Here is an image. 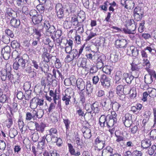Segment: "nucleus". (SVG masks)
I'll return each mask as SVG.
<instances>
[{
  "label": "nucleus",
  "instance_id": "f257e3e1",
  "mask_svg": "<svg viewBox=\"0 0 156 156\" xmlns=\"http://www.w3.org/2000/svg\"><path fill=\"white\" fill-rule=\"evenodd\" d=\"M12 55L16 60L13 64L14 69L16 70L18 69H24L26 63L28 61L27 60L24 58L23 57H20L19 53L16 51L13 52Z\"/></svg>",
  "mask_w": 156,
  "mask_h": 156
},
{
  "label": "nucleus",
  "instance_id": "f03ea898",
  "mask_svg": "<svg viewBox=\"0 0 156 156\" xmlns=\"http://www.w3.org/2000/svg\"><path fill=\"white\" fill-rule=\"evenodd\" d=\"M117 114L115 112H111L110 114L107 115L106 125L108 128L112 127L117 122Z\"/></svg>",
  "mask_w": 156,
  "mask_h": 156
},
{
  "label": "nucleus",
  "instance_id": "7ed1b4c3",
  "mask_svg": "<svg viewBox=\"0 0 156 156\" xmlns=\"http://www.w3.org/2000/svg\"><path fill=\"white\" fill-rule=\"evenodd\" d=\"M78 51L76 49H73L71 52L70 54H68L65 58V61L66 62H69L73 61L75 58H77Z\"/></svg>",
  "mask_w": 156,
  "mask_h": 156
},
{
  "label": "nucleus",
  "instance_id": "20e7f679",
  "mask_svg": "<svg viewBox=\"0 0 156 156\" xmlns=\"http://www.w3.org/2000/svg\"><path fill=\"white\" fill-rule=\"evenodd\" d=\"M101 85L103 87H108L110 86V79L106 75H101L100 78Z\"/></svg>",
  "mask_w": 156,
  "mask_h": 156
},
{
  "label": "nucleus",
  "instance_id": "39448f33",
  "mask_svg": "<svg viewBox=\"0 0 156 156\" xmlns=\"http://www.w3.org/2000/svg\"><path fill=\"white\" fill-rule=\"evenodd\" d=\"M96 150L100 151L105 146V142L104 140H102L100 137L97 138L95 140Z\"/></svg>",
  "mask_w": 156,
  "mask_h": 156
},
{
  "label": "nucleus",
  "instance_id": "423d86ee",
  "mask_svg": "<svg viewBox=\"0 0 156 156\" xmlns=\"http://www.w3.org/2000/svg\"><path fill=\"white\" fill-rule=\"evenodd\" d=\"M153 78L156 79V73L154 72L146 74L144 76V81L147 84H151L153 81Z\"/></svg>",
  "mask_w": 156,
  "mask_h": 156
},
{
  "label": "nucleus",
  "instance_id": "0eeeda50",
  "mask_svg": "<svg viewBox=\"0 0 156 156\" xmlns=\"http://www.w3.org/2000/svg\"><path fill=\"white\" fill-rule=\"evenodd\" d=\"M55 10L58 18H62L64 15V10L62 4L59 3L57 4L56 5Z\"/></svg>",
  "mask_w": 156,
  "mask_h": 156
},
{
  "label": "nucleus",
  "instance_id": "6e6552de",
  "mask_svg": "<svg viewBox=\"0 0 156 156\" xmlns=\"http://www.w3.org/2000/svg\"><path fill=\"white\" fill-rule=\"evenodd\" d=\"M137 73L135 76H133L132 75H129L126 73H124L123 74V78L122 80H125L127 83H130L134 78H137L139 76V72H137Z\"/></svg>",
  "mask_w": 156,
  "mask_h": 156
},
{
  "label": "nucleus",
  "instance_id": "1a4fd4ad",
  "mask_svg": "<svg viewBox=\"0 0 156 156\" xmlns=\"http://www.w3.org/2000/svg\"><path fill=\"white\" fill-rule=\"evenodd\" d=\"M121 3L123 6L127 9H131L134 7V3L132 0H122Z\"/></svg>",
  "mask_w": 156,
  "mask_h": 156
},
{
  "label": "nucleus",
  "instance_id": "9d476101",
  "mask_svg": "<svg viewBox=\"0 0 156 156\" xmlns=\"http://www.w3.org/2000/svg\"><path fill=\"white\" fill-rule=\"evenodd\" d=\"M127 44V40L125 39L117 40L115 41V46L117 48H125Z\"/></svg>",
  "mask_w": 156,
  "mask_h": 156
},
{
  "label": "nucleus",
  "instance_id": "9b49d317",
  "mask_svg": "<svg viewBox=\"0 0 156 156\" xmlns=\"http://www.w3.org/2000/svg\"><path fill=\"white\" fill-rule=\"evenodd\" d=\"M69 92V89H66L65 91V94H62L63 96L62 98V100L65 102V104L66 105H69L71 98Z\"/></svg>",
  "mask_w": 156,
  "mask_h": 156
},
{
  "label": "nucleus",
  "instance_id": "f8f14e48",
  "mask_svg": "<svg viewBox=\"0 0 156 156\" xmlns=\"http://www.w3.org/2000/svg\"><path fill=\"white\" fill-rule=\"evenodd\" d=\"M127 53L130 56L136 57L138 55L139 50L136 47L134 46H131L128 49Z\"/></svg>",
  "mask_w": 156,
  "mask_h": 156
},
{
  "label": "nucleus",
  "instance_id": "ddd939ff",
  "mask_svg": "<svg viewBox=\"0 0 156 156\" xmlns=\"http://www.w3.org/2000/svg\"><path fill=\"white\" fill-rule=\"evenodd\" d=\"M82 131L83 133V136L85 139L90 138L91 136V131L89 128L84 126L82 128Z\"/></svg>",
  "mask_w": 156,
  "mask_h": 156
},
{
  "label": "nucleus",
  "instance_id": "4468645a",
  "mask_svg": "<svg viewBox=\"0 0 156 156\" xmlns=\"http://www.w3.org/2000/svg\"><path fill=\"white\" fill-rule=\"evenodd\" d=\"M30 122L34 123L36 129L37 131L40 132L42 133L44 132V128L46 127V125L43 122H41L40 124H39L36 122Z\"/></svg>",
  "mask_w": 156,
  "mask_h": 156
},
{
  "label": "nucleus",
  "instance_id": "2eb2a0df",
  "mask_svg": "<svg viewBox=\"0 0 156 156\" xmlns=\"http://www.w3.org/2000/svg\"><path fill=\"white\" fill-rule=\"evenodd\" d=\"M113 149L110 147H107L105 149H104L102 151V156H112Z\"/></svg>",
  "mask_w": 156,
  "mask_h": 156
},
{
  "label": "nucleus",
  "instance_id": "dca6fc26",
  "mask_svg": "<svg viewBox=\"0 0 156 156\" xmlns=\"http://www.w3.org/2000/svg\"><path fill=\"white\" fill-rule=\"evenodd\" d=\"M93 87L90 82H87L86 85V96L90 97L93 91Z\"/></svg>",
  "mask_w": 156,
  "mask_h": 156
},
{
  "label": "nucleus",
  "instance_id": "f3484780",
  "mask_svg": "<svg viewBox=\"0 0 156 156\" xmlns=\"http://www.w3.org/2000/svg\"><path fill=\"white\" fill-rule=\"evenodd\" d=\"M67 145L68 147L69 151L71 155H73L75 156H79L80 155V152L79 151H77L76 153L75 150L71 144L68 143Z\"/></svg>",
  "mask_w": 156,
  "mask_h": 156
},
{
  "label": "nucleus",
  "instance_id": "a211bd4d",
  "mask_svg": "<svg viewBox=\"0 0 156 156\" xmlns=\"http://www.w3.org/2000/svg\"><path fill=\"white\" fill-rule=\"evenodd\" d=\"M76 85L77 88L79 90H84L85 88V82L81 78L77 79Z\"/></svg>",
  "mask_w": 156,
  "mask_h": 156
},
{
  "label": "nucleus",
  "instance_id": "6ab92c4d",
  "mask_svg": "<svg viewBox=\"0 0 156 156\" xmlns=\"http://www.w3.org/2000/svg\"><path fill=\"white\" fill-rule=\"evenodd\" d=\"M33 31L34 38L37 40L38 41H40V37L41 35L42 29L35 28L34 29Z\"/></svg>",
  "mask_w": 156,
  "mask_h": 156
},
{
  "label": "nucleus",
  "instance_id": "aec40b11",
  "mask_svg": "<svg viewBox=\"0 0 156 156\" xmlns=\"http://www.w3.org/2000/svg\"><path fill=\"white\" fill-rule=\"evenodd\" d=\"M31 113L27 112L26 113L25 119L27 121H30L32 119L34 120L36 119L35 115V113L34 112L33 110L31 112Z\"/></svg>",
  "mask_w": 156,
  "mask_h": 156
},
{
  "label": "nucleus",
  "instance_id": "412c9836",
  "mask_svg": "<svg viewBox=\"0 0 156 156\" xmlns=\"http://www.w3.org/2000/svg\"><path fill=\"white\" fill-rule=\"evenodd\" d=\"M122 78V72L120 71H117L116 73L115 76V83H119L121 82Z\"/></svg>",
  "mask_w": 156,
  "mask_h": 156
},
{
  "label": "nucleus",
  "instance_id": "4be33fe9",
  "mask_svg": "<svg viewBox=\"0 0 156 156\" xmlns=\"http://www.w3.org/2000/svg\"><path fill=\"white\" fill-rule=\"evenodd\" d=\"M70 22H71V24L74 26H77L79 23L77 18L73 17H71V20L69 21L68 20L65 21L64 22L63 25L65 26L68 22L69 23Z\"/></svg>",
  "mask_w": 156,
  "mask_h": 156
},
{
  "label": "nucleus",
  "instance_id": "5701e85b",
  "mask_svg": "<svg viewBox=\"0 0 156 156\" xmlns=\"http://www.w3.org/2000/svg\"><path fill=\"white\" fill-rule=\"evenodd\" d=\"M52 79L51 78H47L46 77H42L41 80V83L42 86L45 87L46 84H51Z\"/></svg>",
  "mask_w": 156,
  "mask_h": 156
},
{
  "label": "nucleus",
  "instance_id": "b1692460",
  "mask_svg": "<svg viewBox=\"0 0 156 156\" xmlns=\"http://www.w3.org/2000/svg\"><path fill=\"white\" fill-rule=\"evenodd\" d=\"M10 23L12 26L15 28H17L20 24V21L19 20L13 18L11 20Z\"/></svg>",
  "mask_w": 156,
  "mask_h": 156
},
{
  "label": "nucleus",
  "instance_id": "393cba45",
  "mask_svg": "<svg viewBox=\"0 0 156 156\" xmlns=\"http://www.w3.org/2000/svg\"><path fill=\"white\" fill-rule=\"evenodd\" d=\"M42 19V16L41 14L37 15V16H34L32 18V21L33 23L35 24H37L41 22Z\"/></svg>",
  "mask_w": 156,
  "mask_h": 156
},
{
  "label": "nucleus",
  "instance_id": "a878e982",
  "mask_svg": "<svg viewBox=\"0 0 156 156\" xmlns=\"http://www.w3.org/2000/svg\"><path fill=\"white\" fill-rule=\"evenodd\" d=\"M79 60H81V61L80 62L79 60L78 61L77 63L78 66L79 67H82L83 68L86 67L87 61L86 58H80Z\"/></svg>",
  "mask_w": 156,
  "mask_h": 156
},
{
  "label": "nucleus",
  "instance_id": "bb28decb",
  "mask_svg": "<svg viewBox=\"0 0 156 156\" xmlns=\"http://www.w3.org/2000/svg\"><path fill=\"white\" fill-rule=\"evenodd\" d=\"M30 134L32 140L34 142L37 141L39 138L37 132L35 131L34 130H32L30 131Z\"/></svg>",
  "mask_w": 156,
  "mask_h": 156
},
{
  "label": "nucleus",
  "instance_id": "cd10ccee",
  "mask_svg": "<svg viewBox=\"0 0 156 156\" xmlns=\"http://www.w3.org/2000/svg\"><path fill=\"white\" fill-rule=\"evenodd\" d=\"M93 113H98L99 111V103L98 102H95L92 104Z\"/></svg>",
  "mask_w": 156,
  "mask_h": 156
},
{
  "label": "nucleus",
  "instance_id": "c85d7f7f",
  "mask_svg": "<svg viewBox=\"0 0 156 156\" xmlns=\"http://www.w3.org/2000/svg\"><path fill=\"white\" fill-rule=\"evenodd\" d=\"M52 57L50 56L49 54L46 52H44L42 55V57L43 59V61L47 62H49V59L52 58Z\"/></svg>",
  "mask_w": 156,
  "mask_h": 156
},
{
  "label": "nucleus",
  "instance_id": "c756f323",
  "mask_svg": "<svg viewBox=\"0 0 156 156\" xmlns=\"http://www.w3.org/2000/svg\"><path fill=\"white\" fill-rule=\"evenodd\" d=\"M33 111L35 113L34 115L36 119L37 118L38 119L41 118L44 115V111L41 109L40 110L37 111L35 110H33Z\"/></svg>",
  "mask_w": 156,
  "mask_h": 156
},
{
  "label": "nucleus",
  "instance_id": "7c9ffc66",
  "mask_svg": "<svg viewBox=\"0 0 156 156\" xmlns=\"http://www.w3.org/2000/svg\"><path fill=\"white\" fill-rule=\"evenodd\" d=\"M52 59L53 60H55V66L56 68L59 69L62 66V63L60 62V60L58 58H57L55 56L52 57Z\"/></svg>",
  "mask_w": 156,
  "mask_h": 156
},
{
  "label": "nucleus",
  "instance_id": "2f4dec72",
  "mask_svg": "<svg viewBox=\"0 0 156 156\" xmlns=\"http://www.w3.org/2000/svg\"><path fill=\"white\" fill-rule=\"evenodd\" d=\"M110 105L112 106V109L115 112L118 111L120 107V105L116 102H112Z\"/></svg>",
  "mask_w": 156,
  "mask_h": 156
},
{
  "label": "nucleus",
  "instance_id": "473e14b6",
  "mask_svg": "<svg viewBox=\"0 0 156 156\" xmlns=\"http://www.w3.org/2000/svg\"><path fill=\"white\" fill-rule=\"evenodd\" d=\"M47 141L48 142L52 141L54 143H56L57 140L58 139L57 136H55V135L50 136L46 135Z\"/></svg>",
  "mask_w": 156,
  "mask_h": 156
},
{
  "label": "nucleus",
  "instance_id": "72a5a7b5",
  "mask_svg": "<svg viewBox=\"0 0 156 156\" xmlns=\"http://www.w3.org/2000/svg\"><path fill=\"white\" fill-rule=\"evenodd\" d=\"M147 90L150 97L153 98L156 96V90L155 89L149 88L147 89Z\"/></svg>",
  "mask_w": 156,
  "mask_h": 156
},
{
  "label": "nucleus",
  "instance_id": "f704fd0d",
  "mask_svg": "<svg viewBox=\"0 0 156 156\" xmlns=\"http://www.w3.org/2000/svg\"><path fill=\"white\" fill-rule=\"evenodd\" d=\"M36 98H34L31 101L30 104V107L32 109H35L37 106Z\"/></svg>",
  "mask_w": 156,
  "mask_h": 156
},
{
  "label": "nucleus",
  "instance_id": "c9c22d12",
  "mask_svg": "<svg viewBox=\"0 0 156 156\" xmlns=\"http://www.w3.org/2000/svg\"><path fill=\"white\" fill-rule=\"evenodd\" d=\"M151 144L150 141L149 140H144L141 142V146L144 148H146L149 147Z\"/></svg>",
  "mask_w": 156,
  "mask_h": 156
},
{
  "label": "nucleus",
  "instance_id": "e433bc0d",
  "mask_svg": "<svg viewBox=\"0 0 156 156\" xmlns=\"http://www.w3.org/2000/svg\"><path fill=\"white\" fill-rule=\"evenodd\" d=\"M17 134V131L15 129L13 128L10 129L9 132V136L11 138H14Z\"/></svg>",
  "mask_w": 156,
  "mask_h": 156
},
{
  "label": "nucleus",
  "instance_id": "4c0bfd02",
  "mask_svg": "<svg viewBox=\"0 0 156 156\" xmlns=\"http://www.w3.org/2000/svg\"><path fill=\"white\" fill-rule=\"evenodd\" d=\"M55 36H51V38L54 41H55V38L60 37L62 34V31L60 30H58L55 32Z\"/></svg>",
  "mask_w": 156,
  "mask_h": 156
},
{
  "label": "nucleus",
  "instance_id": "58836bf2",
  "mask_svg": "<svg viewBox=\"0 0 156 156\" xmlns=\"http://www.w3.org/2000/svg\"><path fill=\"white\" fill-rule=\"evenodd\" d=\"M133 12L140 15V16H143L144 15V13L143 9L139 7L134 9Z\"/></svg>",
  "mask_w": 156,
  "mask_h": 156
},
{
  "label": "nucleus",
  "instance_id": "ea45409f",
  "mask_svg": "<svg viewBox=\"0 0 156 156\" xmlns=\"http://www.w3.org/2000/svg\"><path fill=\"white\" fill-rule=\"evenodd\" d=\"M126 27L128 28L131 27V25H133V28L132 30H134L135 28V23L134 20L133 19H130L127 20L126 22Z\"/></svg>",
  "mask_w": 156,
  "mask_h": 156
},
{
  "label": "nucleus",
  "instance_id": "a19ab883",
  "mask_svg": "<svg viewBox=\"0 0 156 156\" xmlns=\"http://www.w3.org/2000/svg\"><path fill=\"white\" fill-rule=\"evenodd\" d=\"M112 67L109 66H106L103 68V71L104 72L107 74H110L111 72Z\"/></svg>",
  "mask_w": 156,
  "mask_h": 156
},
{
  "label": "nucleus",
  "instance_id": "79ce46f5",
  "mask_svg": "<svg viewBox=\"0 0 156 156\" xmlns=\"http://www.w3.org/2000/svg\"><path fill=\"white\" fill-rule=\"evenodd\" d=\"M5 15H8L10 17H12L13 14L15 13V12L11 8H6L5 10Z\"/></svg>",
  "mask_w": 156,
  "mask_h": 156
},
{
  "label": "nucleus",
  "instance_id": "37998d69",
  "mask_svg": "<svg viewBox=\"0 0 156 156\" xmlns=\"http://www.w3.org/2000/svg\"><path fill=\"white\" fill-rule=\"evenodd\" d=\"M123 87L122 85H119L118 86L116 89V94H124L123 93Z\"/></svg>",
  "mask_w": 156,
  "mask_h": 156
},
{
  "label": "nucleus",
  "instance_id": "c03bdc74",
  "mask_svg": "<svg viewBox=\"0 0 156 156\" xmlns=\"http://www.w3.org/2000/svg\"><path fill=\"white\" fill-rule=\"evenodd\" d=\"M48 132L46 135H55L57 133V129L55 128H52L50 129L47 130Z\"/></svg>",
  "mask_w": 156,
  "mask_h": 156
},
{
  "label": "nucleus",
  "instance_id": "a18cd8bd",
  "mask_svg": "<svg viewBox=\"0 0 156 156\" xmlns=\"http://www.w3.org/2000/svg\"><path fill=\"white\" fill-rule=\"evenodd\" d=\"M52 73L53 75L55 78H56V74H58L59 75V77L62 79V76L59 70L58 69L54 68L52 70Z\"/></svg>",
  "mask_w": 156,
  "mask_h": 156
},
{
  "label": "nucleus",
  "instance_id": "49530a36",
  "mask_svg": "<svg viewBox=\"0 0 156 156\" xmlns=\"http://www.w3.org/2000/svg\"><path fill=\"white\" fill-rule=\"evenodd\" d=\"M143 65L146 67V68L148 69L151 66V64L149 60L147 58H143Z\"/></svg>",
  "mask_w": 156,
  "mask_h": 156
},
{
  "label": "nucleus",
  "instance_id": "de8ad7c7",
  "mask_svg": "<svg viewBox=\"0 0 156 156\" xmlns=\"http://www.w3.org/2000/svg\"><path fill=\"white\" fill-rule=\"evenodd\" d=\"M6 126L8 128H10L13 124V120L11 117L8 118L6 121Z\"/></svg>",
  "mask_w": 156,
  "mask_h": 156
},
{
  "label": "nucleus",
  "instance_id": "09e8293b",
  "mask_svg": "<svg viewBox=\"0 0 156 156\" xmlns=\"http://www.w3.org/2000/svg\"><path fill=\"white\" fill-rule=\"evenodd\" d=\"M9 37L6 35H3L2 38V41L5 44H8L10 41Z\"/></svg>",
  "mask_w": 156,
  "mask_h": 156
},
{
  "label": "nucleus",
  "instance_id": "8fccbe9b",
  "mask_svg": "<svg viewBox=\"0 0 156 156\" xmlns=\"http://www.w3.org/2000/svg\"><path fill=\"white\" fill-rule=\"evenodd\" d=\"M145 23V21L143 20L141 21L140 23L139 27L138 29V30L139 32L142 33L144 31V29L145 28V26H144Z\"/></svg>",
  "mask_w": 156,
  "mask_h": 156
},
{
  "label": "nucleus",
  "instance_id": "3c124183",
  "mask_svg": "<svg viewBox=\"0 0 156 156\" xmlns=\"http://www.w3.org/2000/svg\"><path fill=\"white\" fill-rule=\"evenodd\" d=\"M102 108L103 109L106 111H109L110 110V107L111 106H110L106 101H105L102 105Z\"/></svg>",
  "mask_w": 156,
  "mask_h": 156
},
{
  "label": "nucleus",
  "instance_id": "603ef678",
  "mask_svg": "<svg viewBox=\"0 0 156 156\" xmlns=\"http://www.w3.org/2000/svg\"><path fill=\"white\" fill-rule=\"evenodd\" d=\"M85 109L88 113H91L93 112L92 107V105H86L85 106Z\"/></svg>",
  "mask_w": 156,
  "mask_h": 156
},
{
  "label": "nucleus",
  "instance_id": "864d4df0",
  "mask_svg": "<svg viewBox=\"0 0 156 156\" xmlns=\"http://www.w3.org/2000/svg\"><path fill=\"white\" fill-rule=\"evenodd\" d=\"M156 149V147L155 145H153L151 147H149L148 151V154L151 155H152L154 154Z\"/></svg>",
  "mask_w": 156,
  "mask_h": 156
},
{
  "label": "nucleus",
  "instance_id": "5fc2aeb1",
  "mask_svg": "<svg viewBox=\"0 0 156 156\" xmlns=\"http://www.w3.org/2000/svg\"><path fill=\"white\" fill-rule=\"evenodd\" d=\"M5 34H7L6 35L10 37L11 38H13L14 35L12 31L9 29H7L5 30Z\"/></svg>",
  "mask_w": 156,
  "mask_h": 156
},
{
  "label": "nucleus",
  "instance_id": "6e6d98bb",
  "mask_svg": "<svg viewBox=\"0 0 156 156\" xmlns=\"http://www.w3.org/2000/svg\"><path fill=\"white\" fill-rule=\"evenodd\" d=\"M62 38L61 37L55 38V45L58 46L61 45V44L62 43Z\"/></svg>",
  "mask_w": 156,
  "mask_h": 156
},
{
  "label": "nucleus",
  "instance_id": "4d7b16f0",
  "mask_svg": "<svg viewBox=\"0 0 156 156\" xmlns=\"http://www.w3.org/2000/svg\"><path fill=\"white\" fill-rule=\"evenodd\" d=\"M75 40L76 43L77 44H80L81 42V37L77 34V33L75 37Z\"/></svg>",
  "mask_w": 156,
  "mask_h": 156
},
{
  "label": "nucleus",
  "instance_id": "13d9d810",
  "mask_svg": "<svg viewBox=\"0 0 156 156\" xmlns=\"http://www.w3.org/2000/svg\"><path fill=\"white\" fill-rule=\"evenodd\" d=\"M63 122L65 124V126L67 130L69 128L70 121L68 119H63Z\"/></svg>",
  "mask_w": 156,
  "mask_h": 156
},
{
  "label": "nucleus",
  "instance_id": "bf43d9fd",
  "mask_svg": "<svg viewBox=\"0 0 156 156\" xmlns=\"http://www.w3.org/2000/svg\"><path fill=\"white\" fill-rule=\"evenodd\" d=\"M151 138L153 140H154L156 138V129L152 130L150 133Z\"/></svg>",
  "mask_w": 156,
  "mask_h": 156
},
{
  "label": "nucleus",
  "instance_id": "052dcab7",
  "mask_svg": "<svg viewBox=\"0 0 156 156\" xmlns=\"http://www.w3.org/2000/svg\"><path fill=\"white\" fill-rule=\"evenodd\" d=\"M72 47L70 46H66L65 47V51L66 53L70 54L72 50Z\"/></svg>",
  "mask_w": 156,
  "mask_h": 156
},
{
  "label": "nucleus",
  "instance_id": "680f3d73",
  "mask_svg": "<svg viewBox=\"0 0 156 156\" xmlns=\"http://www.w3.org/2000/svg\"><path fill=\"white\" fill-rule=\"evenodd\" d=\"M18 124L19 125V128L21 132L23 131V128L24 126V124L23 122L21 120H19L18 121Z\"/></svg>",
  "mask_w": 156,
  "mask_h": 156
},
{
  "label": "nucleus",
  "instance_id": "e2e57ef3",
  "mask_svg": "<svg viewBox=\"0 0 156 156\" xmlns=\"http://www.w3.org/2000/svg\"><path fill=\"white\" fill-rule=\"evenodd\" d=\"M71 84L74 85L76 84L77 80H76V77L74 76H71L70 78Z\"/></svg>",
  "mask_w": 156,
  "mask_h": 156
},
{
  "label": "nucleus",
  "instance_id": "0e129e2a",
  "mask_svg": "<svg viewBox=\"0 0 156 156\" xmlns=\"http://www.w3.org/2000/svg\"><path fill=\"white\" fill-rule=\"evenodd\" d=\"M96 35V34L95 33H94L92 31H91L90 34L86 38V41H89L94 37Z\"/></svg>",
  "mask_w": 156,
  "mask_h": 156
},
{
  "label": "nucleus",
  "instance_id": "69168bd1",
  "mask_svg": "<svg viewBox=\"0 0 156 156\" xmlns=\"http://www.w3.org/2000/svg\"><path fill=\"white\" fill-rule=\"evenodd\" d=\"M6 147L5 142L2 140H0V150L3 151Z\"/></svg>",
  "mask_w": 156,
  "mask_h": 156
},
{
  "label": "nucleus",
  "instance_id": "338daca9",
  "mask_svg": "<svg viewBox=\"0 0 156 156\" xmlns=\"http://www.w3.org/2000/svg\"><path fill=\"white\" fill-rule=\"evenodd\" d=\"M7 76V73L6 71H2V75L0 77L2 81H5L6 78Z\"/></svg>",
  "mask_w": 156,
  "mask_h": 156
},
{
  "label": "nucleus",
  "instance_id": "774afa93",
  "mask_svg": "<svg viewBox=\"0 0 156 156\" xmlns=\"http://www.w3.org/2000/svg\"><path fill=\"white\" fill-rule=\"evenodd\" d=\"M7 100V97L6 95L1 94L0 96V102L2 103L5 102Z\"/></svg>",
  "mask_w": 156,
  "mask_h": 156
}]
</instances>
